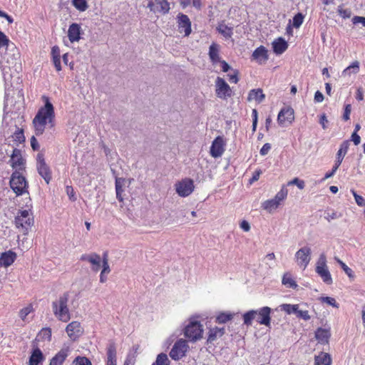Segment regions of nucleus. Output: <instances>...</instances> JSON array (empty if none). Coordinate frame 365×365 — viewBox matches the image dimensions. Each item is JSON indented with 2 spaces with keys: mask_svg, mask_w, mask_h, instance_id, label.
<instances>
[{
  "mask_svg": "<svg viewBox=\"0 0 365 365\" xmlns=\"http://www.w3.org/2000/svg\"><path fill=\"white\" fill-rule=\"evenodd\" d=\"M44 106L41 107L32 120L34 133L36 135H42L48 125L53 128L55 125V111L53 104L48 96H43Z\"/></svg>",
  "mask_w": 365,
  "mask_h": 365,
  "instance_id": "nucleus-1",
  "label": "nucleus"
},
{
  "mask_svg": "<svg viewBox=\"0 0 365 365\" xmlns=\"http://www.w3.org/2000/svg\"><path fill=\"white\" fill-rule=\"evenodd\" d=\"M69 292H66L59 298L52 302L54 316L61 322H68L71 319V313L68 306Z\"/></svg>",
  "mask_w": 365,
  "mask_h": 365,
  "instance_id": "nucleus-2",
  "label": "nucleus"
},
{
  "mask_svg": "<svg viewBox=\"0 0 365 365\" xmlns=\"http://www.w3.org/2000/svg\"><path fill=\"white\" fill-rule=\"evenodd\" d=\"M34 222L31 214L26 210H19L15 217L14 224L19 232L27 235Z\"/></svg>",
  "mask_w": 365,
  "mask_h": 365,
  "instance_id": "nucleus-3",
  "label": "nucleus"
},
{
  "mask_svg": "<svg viewBox=\"0 0 365 365\" xmlns=\"http://www.w3.org/2000/svg\"><path fill=\"white\" fill-rule=\"evenodd\" d=\"M203 333L202 324L200 322L193 319L189 321L183 330L185 337L191 342H196L202 339Z\"/></svg>",
  "mask_w": 365,
  "mask_h": 365,
  "instance_id": "nucleus-4",
  "label": "nucleus"
},
{
  "mask_svg": "<svg viewBox=\"0 0 365 365\" xmlns=\"http://www.w3.org/2000/svg\"><path fill=\"white\" fill-rule=\"evenodd\" d=\"M288 195V190L285 185H282L280 190L272 199L267 200L262 203V207L271 213L276 210L285 200Z\"/></svg>",
  "mask_w": 365,
  "mask_h": 365,
  "instance_id": "nucleus-5",
  "label": "nucleus"
},
{
  "mask_svg": "<svg viewBox=\"0 0 365 365\" xmlns=\"http://www.w3.org/2000/svg\"><path fill=\"white\" fill-rule=\"evenodd\" d=\"M9 184L16 195H22L27 192L28 184L21 172L14 171L11 176Z\"/></svg>",
  "mask_w": 365,
  "mask_h": 365,
  "instance_id": "nucleus-6",
  "label": "nucleus"
},
{
  "mask_svg": "<svg viewBox=\"0 0 365 365\" xmlns=\"http://www.w3.org/2000/svg\"><path fill=\"white\" fill-rule=\"evenodd\" d=\"M315 271L325 284H332V277L327 265V257L324 253L320 255L317 262Z\"/></svg>",
  "mask_w": 365,
  "mask_h": 365,
  "instance_id": "nucleus-7",
  "label": "nucleus"
},
{
  "mask_svg": "<svg viewBox=\"0 0 365 365\" xmlns=\"http://www.w3.org/2000/svg\"><path fill=\"white\" fill-rule=\"evenodd\" d=\"M36 168L38 174L43 178L46 183L48 185L52 180V172L49 165L46 163L43 154L37 155Z\"/></svg>",
  "mask_w": 365,
  "mask_h": 365,
  "instance_id": "nucleus-8",
  "label": "nucleus"
},
{
  "mask_svg": "<svg viewBox=\"0 0 365 365\" xmlns=\"http://www.w3.org/2000/svg\"><path fill=\"white\" fill-rule=\"evenodd\" d=\"M215 94L217 98L222 100H226L232 95L230 86L224 78L219 76L215 80Z\"/></svg>",
  "mask_w": 365,
  "mask_h": 365,
  "instance_id": "nucleus-9",
  "label": "nucleus"
},
{
  "mask_svg": "<svg viewBox=\"0 0 365 365\" xmlns=\"http://www.w3.org/2000/svg\"><path fill=\"white\" fill-rule=\"evenodd\" d=\"M189 346L185 339H180L174 344L170 351L172 359L178 361L182 358L187 351Z\"/></svg>",
  "mask_w": 365,
  "mask_h": 365,
  "instance_id": "nucleus-10",
  "label": "nucleus"
},
{
  "mask_svg": "<svg viewBox=\"0 0 365 365\" xmlns=\"http://www.w3.org/2000/svg\"><path fill=\"white\" fill-rule=\"evenodd\" d=\"M14 171L23 172L26 168V160L22 156L21 150L14 148L9 161Z\"/></svg>",
  "mask_w": 365,
  "mask_h": 365,
  "instance_id": "nucleus-11",
  "label": "nucleus"
},
{
  "mask_svg": "<svg viewBox=\"0 0 365 365\" xmlns=\"http://www.w3.org/2000/svg\"><path fill=\"white\" fill-rule=\"evenodd\" d=\"M194 188V182L190 178H184L175 184L176 192L182 197L189 196L193 192Z\"/></svg>",
  "mask_w": 365,
  "mask_h": 365,
  "instance_id": "nucleus-12",
  "label": "nucleus"
},
{
  "mask_svg": "<svg viewBox=\"0 0 365 365\" xmlns=\"http://www.w3.org/2000/svg\"><path fill=\"white\" fill-rule=\"evenodd\" d=\"M147 7L154 14L165 15L170 11V3L168 0H148Z\"/></svg>",
  "mask_w": 365,
  "mask_h": 365,
  "instance_id": "nucleus-13",
  "label": "nucleus"
},
{
  "mask_svg": "<svg viewBox=\"0 0 365 365\" xmlns=\"http://www.w3.org/2000/svg\"><path fill=\"white\" fill-rule=\"evenodd\" d=\"M311 249L308 247H304L299 249L295 254V260L297 264L304 270L311 260Z\"/></svg>",
  "mask_w": 365,
  "mask_h": 365,
  "instance_id": "nucleus-14",
  "label": "nucleus"
},
{
  "mask_svg": "<svg viewBox=\"0 0 365 365\" xmlns=\"http://www.w3.org/2000/svg\"><path fill=\"white\" fill-rule=\"evenodd\" d=\"M66 331L70 339L75 341L83 334L84 330L79 322L73 321L66 326Z\"/></svg>",
  "mask_w": 365,
  "mask_h": 365,
  "instance_id": "nucleus-15",
  "label": "nucleus"
},
{
  "mask_svg": "<svg viewBox=\"0 0 365 365\" xmlns=\"http://www.w3.org/2000/svg\"><path fill=\"white\" fill-rule=\"evenodd\" d=\"M80 260L89 262L91 265V269L95 272H98L101 266V257L96 252L83 254L81 256Z\"/></svg>",
  "mask_w": 365,
  "mask_h": 365,
  "instance_id": "nucleus-16",
  "label": "nucleus"
},
{
  "mask_svg": "<svg viewBox=\"0 0 365 365\" xmlns=\"http://www.w3.org/2000/svg\"><path fill=\"white\" fill-rule=\"evenodd\" d=\"M294 120V110L290 107L283 108L277 116V121L280 125L291 124Z\"/></svg>",
  "mask_w": 365,
  "mask_h": 365,
  "instance_id": "nucleus-17",
  "label": "nucleus"
},
{
  "mask_svg": "<svg viewBox=\"0 0 365 365\" xmlns=\"http://www.w3.org/2000/svg\"><path fill=\"white\" fill-rule=\"evenodd\" d=\"M225 143L222 136H217L212 141L210 153L213 158H219L225 152Z\"/></svg>",
  "mask_w": 365,
  "mask_h": 365,
  "instance_id": "nucleus-18",
  "label": "nucleus"
},
{
  "mask_svg": "<svg viewBox=\"0 0 365 365\" xmlns=\"http://www.w3.org/2000/svg\"><path fill=\"white\" fill-rule=\"evenodd\" d=\"M178 26L179 33L184 34L185 36L191 34V21L187 15L180 14L178 16Z\"/></svg>",
  "mask_w": 365,
  "mask_h": 365,
  "instance_id": "nucleus-19",
  "label": "nucleus"
},
{
  "mask_svg": "<svg viewBox=\"0 0 365 365\" xmlns=\"http://www.w3.org/2000/svg\"><path fill=\"white\" fill-rule=\"evenodd\" d=\"M255 312H257L256 321L259 324L269 327L271 323V309L269 307H263L257 310H255Z\"/></svg>",
  "mask_w": 365,
  "mask_h": 365,
  "instance_id": "nucleus-20",
  "label": "nucleus"
},
{
  "mask_svg": "<svg viewBox=\"0 0 365 365\" xmlns=\"http://www.w3.org/2000/svg\"><path fill=\"white\" fill-rule=\"evenodd\" d=\"M251 58L259 64H263L269 58L268 51L264 46L257 47L252 53Z\"/></svg>",
  "mask_w": 365,
  "mask_h": 365,
  "instance_id": "nucleus-21",
  "label": "nucleus"
},
{
  "mask_svg": "<svg viewBox=\"0 0 365 365\" xmlns=\"http://www.w3.org/2000/svg\"><path fill=\"white\" fill-rule=\"evenodd\" d=\"M225 334V329L224 327L220 328L217 327L210 328L207 332V344H214L215 342L220 338L222 337Z\"/></svg>",
  "mask_w": 365,
  "mask_h": 365,
  "instance_id": "nucleus-22",
  "label": "nucleus"
},
{
  "mask_svg": "<svg viewBox=\"0 0 365 365\" xmlns=\"http://www.w3.org/2000/svg\"><path fill=\"white\" fill-rule=\"evenodd\" d=\"M71 351L69 346H63L50 360L49 365H63Z\"/></svg>",
  "mask_w": 365,
  "mask_h": 365,
  "instance_id": "nucleus-23",
  "label": "nucleus"
},
{
  "mask_svg": "<svg viewBox=\"0 0 365 365\" xmlns=\"http://www.w3.org/2000/svg\"><path fill=\"white\" fill-rule=\"evenodd\" d=\"M82 29L80 24H71L68 30V37L71 43L78 42L81 38Z\"/></svg>",
  "mask_w": 365,
  "mask_h": 365,
  "instance_id": "nucleus-24",
  "label": "nucleus"
},
{
  "mask_svg": "<svg viewBox=\"0 0 365 365\" xmlns=\"http://www.w3.org/2000/svg\"><path fill=\"white\" fill-rule=\"evenodd\" d=\"M106 365H117L116 346L113 341L108 344L106 348Z\"/></svg>",
  "mask_w": 365,
  "mask_h": 365,
  "instance_id": "nucleus-25",
  "label": "nucleus"
},
{
  "mask_svg": "<svg viewBox=\"0 0 365 365\" xmlns=\"http://www.w3.org/2000/svg\"><path fill=\"white\" fill-rule=\"evenodd\" d=\"M349 145V140H344L341 143V144L340 145V148L336 153L335 164L340 166L344 160V158L345 157L348 152Z\"/></svg>",
  "mask_w": 365,
  "mask_h": 365,
  "instance_id": "nucleus-26",
  "label": "nucleus"
},
{
  "mask_svg": "<svg viewBox=\"0 0 365 365\" xmlns=\"http://www.w3.org/2000/svg\"><path fill=\"white\" fill-rule=\"evenodd\" d=\"M16 258V254L9 250L8 252H3L0 257V264L7 267L11 265Z\"/></svg>",
  "mask_w": 365,
  "mask_h": 365,
  "instance_id": "nucleus-27",
  "label": "nucleus"
},
{
  "mask_svg": "<svg viewBox=\"0 0 365 365\" xmlns=\"http://www.w3.org/2000/svg\"><path fill=\"white\" fill-rule=\"evenodd\" d=\"M210 61L213 65L217 64L221 60V57L220 56V46L213 42L209 48L208 53Z\"/></svg>",
  "mask_w": 365,
  "mask_h": 365,
  "instance_id": "nucleus-28",
  "label": "nucleus"
},
{
  "mask_svg": "<svg viewBox=\"0 0 365 365\" xmlns=\"http://www.w3.org/2000/svg\"><path fill=\"white\" fill-rule=\"evenodd\" d=\"M274 52L277 54L283 53L288 48L287 42L282 37H279L272 42Z\"/></svg>",
  "mask_w": 365,
  "mask_h": 365,
  "instance_id": "nucleus-29",
  "label": "nucleus"
},
{
  "mask_svg": "<svg viewBox=\"0 0 365 365\" xmlns=\"http://www.w3.org/2000/svg\"><path fill=\"white\" fill-rule=\"evenodd\" d=\"M330 336L331 333L329 329L319 327L315 331V338L322 344H328Z\"/></svg>",
  "mask_w": 365,
  "mask_h": 365,
  "instance_id": "nucleus-30",
  "label": "nucleus"
},
{
  "mask_svg": "<svg viewBox=\"0 0 365 365\" xmlns=\"http://www.w3.org/2000/svg\"><path fill=\"white\" fill-rule=\"evenodd\" d=\"M45 357L41 351V349L38 347L35 348L29 357V365H39L42 364Z\"/></svg>",
  "mask_w": 365,
  "mask_h": 365,
  "instance_id": "nucleus-31",
  "label": "nucleus"
},
{
  "mask_svg": "<svg viewBox=\"0 0 365 365\" xmlns=\"http://www.w3.org/2000/svg\"><path fill=\"white\" fill-rule=\"evenodd\" d=\"M265 98V95L261 88L252 89L247 96V101H255L257 103H262Z\"/></svg>",
  "mask_w": 365,
  "mask_h": 365,
  "instance_id": "nucleus-32",
  "label": "nucleus"
},
{
  "mask_svg": "<svg viewBox=\"0 0 365 365\" xmlns=\"http://www.w3.org/2000/svg\"><path fill=\"white\" fill-rule=\"evenodd\" d=\"M216 29L225 38H230L233 35V28L226 25L225 21L219 22Z\"/></svg>",
  "mask_w": 365,
  "mask_h": 365,
  "instance_id": "nucleus-33",
  "label": "nucleus"
},
{
  "mask_svg": "<svg viewBox=\"0 0 365 365\" xmlns=\"http://www.w3.org/2000/svg\"><path fill=\"white\" fill-rule=\"evenodd\" d=\"M331 359L328 353L321 352L315 356L314 365H331Z\"/></svg>",
  "mask_w": 365,
  "mask_h": 365,
  "instance_id": "nucleus-34",
  "label": "nucleus"
},
{
  "mask_svg": "<svg viewBox=\"0 0 365 365\" xmlns=\"http://www.w3.org/2000/svg\"><path fill=\"white\" fill-rule=\"evenodd\" d=\"M359 71V62L358 61H354L342 71V74L344 76H350L351 73L356 74Z\"/></svg>",
  "mask_w": 365,
  "mask_h": 365,
  "instance_id": "nucleus-35",
  "label": "nucleus"
},
{
  "mask_svg": "<svg viewBox=\"0 0 365 365\" xmlns=\"http://www.w3.org/2000/svg\"><path fill=\"white\" fill-rule=\"evenodd\" d=\"M256 317L257 312H255V310H250L245 312L242 316L244 324L247 327L251 326L252 324V321L256 319Z\"/></svg>",
  "mask_w": 365,
  "mask_h": 365,
  "instance_id": "nucleus-36",
  "label": "nucleus"
},
{
  "mask_svg": "<svg viewBox=\"0 0 365 365\" xmlns=\"http://www.w3.org/2000/svg\"><path fill=\"white\" fill-rule=\"evenodd\" d=\"M234 314L230 312H220L217 314L215 322L218 324H225L233 319Z\"/></svg>",
  "mask_w": 365,
  "mask_h": 365,
  "instance_id": "nucleus-37",
  "label": "nucleus"
},
{
  "mask_svg": "<svg viewBox=\"0 0 365 365\" xmlns=\"http://www.w3.org/2000/svg\"><path fill=\"white\" fill-rule=\"evenodd\" d=\"M52 331L49 327L42 328L38 334L39 340L50 341L51 340Z\"/></svg>",
  "mask_w": 365,
  "mask_h": 365,
  "instance_id": "nucleus-38",
  "label": "nucleus"
},
{
  "mask_svg": "<svg viewBox=\"0 0 365 365\" xmlns=\"http://www.w3.org/2000/svg\"><path fill=\"white\" fill-rule=\"evenodd\" d=\"M34 312V309L33 304H29L26 307L20 309V311L19 312V316L21 319L22 321L25 322L27 316Z\"/></svg>",
  "mask_w": 365,
  "mask_h": 365,
  "instance_id": "nucleus-39",
  "label": "nucleus"
},
{
  "mask_svg": "<svg viewBox=\"0 0 365 365\" xmlns=\"http://www.w3.org/2000/svg\"><path fill=\"white\" fill-rule=\"evenodd\" d=\"M12 138L14 139V141H15L17 144H20L25 142L24 129L17 128L16 131L14 133Z\"/></svg>",
  "mask_w": 365,
  "mask_h": 365,
  "instance_id": "nucleus-40",
  "label": "nucleus"
},
{
  "mask_svg": "<svg viewBox=\"0 0 365 365\" xmlns=\"http://www.w3.org/2000/svg\"><path fill=\"white\" fill-rule=\"evenodd\" d=\"M72 5L79 11H85L88 8L87 0H72Z\"/></svg>",
  "mask_w": 365,
  "mask_h": 365,
  "instance_id": "nucleus-41",
  "label": "nucleus"
},
{
  "mask_svg": "<svg viewBox=\"0 0 365 365\" xmlns=\"http://www.w3.org/2000/svg\"><path fill=\"white\" fill-rule=\"evenodd\" d=\"M299 307V304H284L282 305V310H284L288 314H297Z\"/></svg>",
  "mask_w": 365,
  "mask_h": 365,
  "instance_id": "nucleus-42",
  "label": "nucleus"
},
{
  "mask_svg": "<svg viewBox=\"0 0 365 365\" xmlns=\"http://www.w3.org/2000/svg\"><path fill=\"white\" fill-rule=\"evenodd\" d=\"M153 365H170V361L167 354L164 353L158 354Z\"/></svg>",
  "mask_w": 365,
  "mask_h": 365,
  "instance_id": "nucleus-43",
  "label": "nucleus"
},
{
  "mask_svg": "<svg viewBox=\"0 0 365 365\" xmlns=\"http://www.w3.org/2000/svg\"><path fill=\"white\" fill-rule=\"evenodd\" d=\"M72 365H92V363L88 358L78 356L74 359Z\"/></svg>",
  "mask_w": 365,
  "mask_h": 365,
  "instance_id": "nucleus-44",
  "label": "nucleus"
},
{
  "mask_svg": "<svg viewBox=\"0 0 365 365\" xmlns=\"http://www.w3.org/2000/svg\"><path fill=\"white\" fill-rule=\"evenodd\" d=\"M304 15L302 13H297L293 17V26L296 29L299 28L304 22Z\"/></svg>",
  "mask_w": 365,
  "mask_h": 365,
  "instance_id": "nucleus-45",
  "label": "nucleus"
},
{
  "mask_svg": "<svg viewBox=\"0 0 365 365\" xmlns=\"http://www.w3.org/2000/svg\"><path fill=\"white\" fill-rule=\"evenodd\" d=\"M336 262L339 264L341 269L344 271V272L347 274L349 278L353 279L354 277L353 270L349 268L344 262H343L339 259L336 258Z\"/></svg>",
  "mask_w": 365,
  "mask_h": 365,
  "instance_id": "nucleus-46",
  "label": "nucleus"
},
{
  "mask_svg": "<svg viewBox=\"0 0 365 365\" xmlns=\"http://www.w3.org/2000/svg\"><path fill=\"white\" fill-rule=\"evenodd\" d=\"M282 283L289 287H296L297 284L294 280L291 277L290 274H285L282 278Z\"/></svg>",
  "mask_w": 365,
  "mask_h": 365,
  "instance_id": "nucleus-47",
  "label": "nucleus"
},
{
  "mask_svg": "<svg viewBox=\"0 0 365 365\" xmlns=\"http://www.w3.org/2000/svg\"><path fill=\"white\" fill-rule=\"evenodd\" d=\"M120 179L117 178L115 180V191H116V197L120 201L122 202L123 200V198L121 196V194L123 191L122 185L120 182Z\"/></svg>",
  "mask_w": 365,
  "mask_h": 365,
  "instance_id": "nucleus-48",
  "label": "nucleus"
},
{
  "mask_svg": "<svg viewBox=\"0 0 365 365\" xmlns=\"http://www.w3.org/2000/svg\"><path fill=\"white\" fill-rule=\"evenodd\" d=\"M227 77L230 83H237L239 81V71L233 69L232 73L228 74Z\"/></svg>",
  "mask_w": 365,
  "mask_h": 365,
  "instance_id": "nucleus-49",
  "label": "nucleus"
},
{
  "mask_svg": "<svg viewBox=\"0 0 365 365\" xmlns=\"http://www.w3.org/2000/svg\"><path fill=\"white\" fill-rule=\"evenodd\" d=\"M351 193H352L353 196L354 197L356 203L359 206H360V207L365 206V200L362 196L358 195L354 190H351Z\"/></svg>",
  "mask_w": 365,
  "mask_h": 365,
  "instance_id": "nucleus-50",
  "label": "nucleus"
},
{
  "mask_svg": "<svg viewBox=\"0 0 365 365\" xmlns=\"http://www.w3.org/2000/svg\"><path fill=\"white\" fill-rule=\"evenodd\" d=\"M296 185L299 189L302 190L304 188L305 183L302 180L298 178H294L292 180L288 182L287 185Z\"/></svg>",
  "mask_w": 365,
  "mask_h": 365,
  "instance_id": "nucleus-51",
  "label": "nucleus"
},
{
  "mask_svg": "<svg viewBox=\"0 0 365 365\" xmlns=\"http://www.w3.org/2000/svg\"><path fill=\"white\" fill-rule=\"evenodd\" d=\"M351 112V105L346 104L344 106V111L343 116H342V118L344 121H347L350 119Z\"/></svg>",
  "mask_w": 365,
  "mask_h": 365,
  "instance_id": "nucleus-52",
  "label": "nucleus"
},
{
  "mask_svg": "<svg viewBox=\"0 0 365 365\" xmlns=\"http://www.w3.org/2000/svg\"><path fill=\"white\" fill-rule=\"evenodd\" d=\"M297 317L299 318V319H302L305 321H308L311 319V317L310 315L309 314V312L307 310H299L298 309V312H297V314H296Z\"/></svg>",
  "mask_w": 365,
  "mask_h": 365,
  "instance_id": "nucleus-53",
  "label": "nucleus"
},
{
  "mask_svg": "<svg viewBox=\"0 0 365 365\" xmlns=\"http://www.w3.org/2000/svg\"><path fill=\"white\" fill-rule=\"evenodd\" d=\"M9 41V38L0 31V48L8 47Z\"/></svg>",
  "mask_w": 365,
  "mask_h": 365,
  "instance_id": "nucleus-54",
  "label": "nucleus"
},
{
  "mask_svg": "<svg viewBox=\"0 0 365 365\" xmlns=\"http://www.w3.org/2000/svg\"><path fill=\"white\" fill-rule=\"evenodd\" d=\"M322 301L324 302L329 304V305H331L334 307H336V308L339 307V304H337V302L334 298L326 297L322 298Z\"/></svg>",
  "mask_w": 365,
  "mask_h": 365,
  "instance_id": "nucleus-55",
  "label": "nucleus"
},
{
  "mask_svg": "<svg viewBox=\"0 0 365 365\" xmlns=\"http://www.w3.org/2000/svg\"><path fill=\"white\" fill-rule=\"evenodd\" d=\"M339 168V165L334 163V165L333 166L331 170L325 174L324 180H326V179H328V178L332 177L335 174V173L336 172V170H338Z\"/></svg>",
  "mask_w": 365,
  "mask_h": 365,
  "instance_id": "nucleus-56",
  "label": "nucleus"
},
{
  "mask_svg": "<svg viewBox=\"0 0 365 365\" xmlns=\"http://www.w3.org/2000/svg\"><path fill=\"white\" fill-rule=\"evenodd\" d=\"M352 22L354 24L360 23L365 27V17L364 16H355L352 19Z\"/></svg>",
  "mask_w": 365,
  "mask_h": 365,
  "instance_id": "nucleus-57",
  "label": "nucleus"
},
{
  "mask_svg": "<svg viewBox=\"0 0 365 365\" xmlns=\"http://www.w3.org/2000/svg\"><path fill=\"white\" fill-rule=\"evenodd\" d=\"M271 149V145L268 143L264 144V145L260 149V155H266Z\"/></svg>",
  "mask_w": 365,
  "mask_h": 365,
  "instance_id": "nucleus-58",
  "label": "nucleus"
},
{
  "mask_svg": "<svg viewBox=\"0 0 365 365\" xmlns=\"http://www.w3.org/2000/svg\"><path fill=\"white\" fill-rule=\"evenodd\" d=\"M351 140L353 141L355 145H358L361 142V137L356 132H353L351 136Z\"/></svg>",
  "mask_w": 365,
  "mask_h": 365,
  "instance_id": "nucleus-59",
  "label": "nucleus"
},
{
  "mask_svg": "<svg viewBox=\"0 0 365 365\" xmlns=\"http://www.w3.org/2000/svg\"><path fill=\"white\" fill-rule=\"evenodd\" d=\"M53 63L54 64V66L57 71H60L61 70V57H55L53 58Z\"/></svg>",
  "mask_w": 365,
  "mask_h": 365,
  "instance_id": "nucleus-60",
  "label": "nucleus"
},
{
  "mask_svg": "<svg viewBox=\"0 0 365 365\" xmlns=\"http://www.w3.org/2000/svg\"><path fill=\"white\" fill-rule=\"evenodd\" d=\"M240 227L241 229H242L245 232H249L250 230V224L246 220H242L240 224Z\"/></svg>",
  "mask_w": 365,
  "mask_h": 365,
  "instance_id": "nucleus-61",
  "label": "nucleus"
},
{
  "mask_svg": "<svg viewBox=\"0 0 365 365\" xmlns=\"http://www.w3.org/2000/svg\"><path fill=\"white\" fill-rule=\"evenodd\" d=\"M218 63H220L223 72H227L230 69V65L225 60H220Z\"/></svg>",
  "mask_w": 365,
  "mask_h": 365,
  "instance_id": "nucleus-62",
  "label": "nucleus"
},
{
  "mask_svg": "<svg viewBox=\"0 0 365 365\" xmlns=\"http://www.w3.org/2000/svg\"><path fill=\"white\" fill-rule=\"evenodd\" d=\"M51 55H52V58H55V57H58V58H60L61 57V55H60V49L57 46H55L52 48L51 49Z\"/></svg>",
  "mask_w": 365,
  "mask_h": 365,
  "instance_id": "nucleus-63",
  "label": "nucleus"
},
{
  "mask_svg": "<svg viewBox=\"0 0 365 365\" xmlns=\"http://www.w3.org/2000/svg\"><path fill=\"white\" fill-rule=\"evenodd\" d=\"M324 100V96L323 94L319 91H317L314 94V101L317 103H321Z\"/></svg>",
  "mask_w": 365,
  "mask_h": 365,
  "instance_id": "nucleus-64",
  "label": "nucleus"
}]
</instances>
